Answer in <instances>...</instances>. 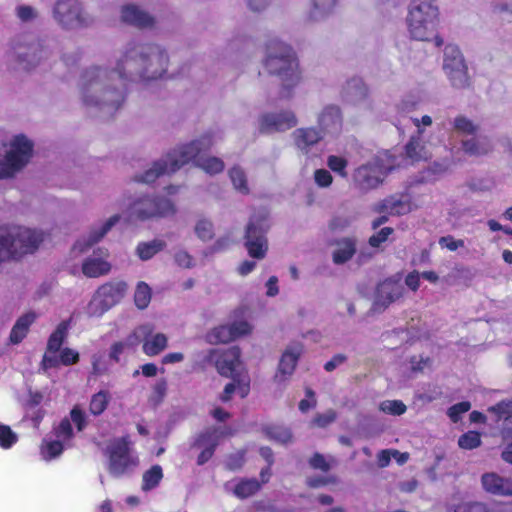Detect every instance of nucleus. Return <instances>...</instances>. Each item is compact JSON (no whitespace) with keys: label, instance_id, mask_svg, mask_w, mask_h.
Segmentation results:
<instances>
[{"label":"nucleus","instance_id":"aec40b11","mask_svg":"<svg viewBox=\"0 0 512 512\" xmlns=\"http://www.w3.org/2000/svg\"><path fill=\"white\" fill-rule=\"evenodd\" d=\"M343 123L342 113L338 106H326L318 118V125L324 133H337Z\"/></svg>","mask_w":512,"mask_h":512},{"label":"nucleus","instance_id":"9d476101","mask_svg":"<svg viewBox=\"0 0 512 512\" xmlns=\"http://www.w3.org/2000/svg\"><path fill=\"white\" fill-rule=\"evenodd\" d=\"M241 350L232 346L225 350L210 349L203 357L205 363H213L217 372L226 378L237 380V367L240 365Z\"/></svg>","mask_w":512,"mask_h":512},{"label":"nucleus","instance_id":"a19ab883","mask_svg":"<svg viewBox=\"0 0 512 512\" xmlns=\"http://www.w3.org/2000/svg\"><path fill=\"white\" fill-rule=\"evenodd\" d=\"M327 166L334 173L339 175L342 178L348 177L347 167L348 161L344 157L337 155H329L327 158Z\"/></svg>","mask_w":512,"mask_h":512},{"label":"nucleus","instance_id":"680f3d73","mask_svg":"<svg viewBox=\"0 0 512 512\" xmlns=\"http://www.w3.org/2000/svg\"><path fill=\"white\" fill-rule=\"evenodd\" d=\"M337 418V414L334 410H328L326 413L317 414L313 422L319 427H326L333 423Z\"/></svg>","mask_w":512,"mask_h":512},{"label":"nucleus","instance_id":"7ed1b4c3","mask_svg":"<svg viewBox=\"0 0 512 512\" xmlns=\"http://www.w3.org/2000/svg\"><path fill=\"white\" fill-rule=\"evenodd\" d=\"M264 66L269 74L281 78V96L290 97L291 90L301 80L297 58L293 49L279 40H271L267 44Z\"/></svg>","mask_w":512,"mask_h":512},{"label":"nucleus","instance_id":"c85d7f7f","mask_svg":"<svg viewBox=\"0 0 512 512\" xmlns=\"http://www.w3.org/2000/svg\"><path fill=\"white\" fill-rule=\"evenodd\" d=\"M71 320L61 321L56 329L51 333L47 341V352L57 353L60 351L65 339L68 336V330Z\"/></svg>","mask_w":512,"mask_h":512},{"label":"nucleus","instance_id":"0eeeda50","mask_svg":"<svg viewBox=\"0 0 512 512\" xmlns=\"http://www.w3.org/2000/svg\"><path fill=\"white\" fill-rule=\"evenodd\" d=\"M108 471L116 478L132 472L139 464L136 456L130 453L129 436L115 439L106 449Z\"/></svg>","mask_w":512,"mask_h":512},{"label":"nucleus","instance_id":"ddd939ff","mask_svg":"<svg viewBox=\"0 0 512 512\" xmlns=\"http://www.w3.org/2000/svg\"><path fill=\"white\" fill-rule=\"evenodd\" d=\"M128 285L122 280L108 281L102 284L94 295L102 311H107L118 304L125 296Z\"/></svg>","mask_w":512,"mask_h":512},{"label":"nucleus","instance_id":"393cba45","mask_svg":"<svg viewBox=\"0 0 512 512\" xmlns=\"http://www.w3.org/2000/svg\"><path fill=\"white\" fill-rule=\"evenodd\" d=\"M37 315L29 311L22 316H20L15 324L13 325L10 335H9V343L13 345H17L21 343L24 338L27 336L31 325L35 322Z\"/></svg>","mask_w":512,"mask_h":512},{"label":"nucleus","instance_id":"4be33fe9","mask_svg":"<svg viewBox=\"0 0 512 512\" xmlns=\"http://www.w3.org/2000/svg\"><path fill=\"white\" fill-rule=\"evenodd\" d=\"M102 256L87 257L82 263V273L88 278H98L111 271V264L104 258L108 256L107 250L99 249Z\"/></svg>","mask_w":512,"mask_h":512},{"label":"nucleus","instance_id":"72a5a7b5","mask_svg":"<svg viewBox=\"0 0 512 512\" xmlns=\"http://www.w3.org/2000/svg\"><path fill=\"white\" fill-rule=\"evenodd\" d=\"M165 247V241L154 239L150 242H140L136 247V253L141 260L147 261L158 252L162 251Z\"/></svg>","mask_w":512,"mask_h":512},{"label":"nucleus","instance_id":"5fc2aeb1","mask_svg":"<svg viewBox=\"0 0 512 512\" xmlns=\"http://www.w3.org/2000/svg\"><path fill=\"white\" fill-rule=\"evenodd\" d=\"M462 147L465 153L473 156H479L487 154L489 149L480 146L475 139H470L462 142Z\"/></svg>","mask_w":512,"mask_h":512},{"label":"nucleus","instance_id":"6e6d98bb","mask_svg":"<svg viewBox=\"0 0 512 512\" xmlns=\"http://www.w3.org/2000/svg\"><path fill=\"white\" fill-rule=\"evenodd\" d=\"M309 465L314 470H320L322 472H328L331 468L324 455L319 452H316L312 455V457L309 459Z\"/></svg>","mask_w":512,"mask_h":512},{"label":"nucleus","instance_id":"4468645a","mask_svg":"<svg viewBox=\"0 0 512 512\" xmlns=\"http://www.w3.org/2000/svg\"><path fill=\"white\" fill-rule=\"evenodd\" d=\"M297 125V118L291 110L279 113H265L260 118L259 131L272 133L291 129Z\"/></svg>","mask_w":512,"mask_h":512},{"label":"nucleus","instance_id":"2f4dec72","mask_svg":"<svg viewBox=\"0 0 512 512\" xmlns=\"http://www.w3.org/2000/svg\"><path fill=\"white\" fill-rule=\"evenodd\" d=\"M168 339L165 334L157 333L144 340L142 350L147 356H156L166 349Z\"/></svg>","mask_w":512,"mask_h":512},{"label":"nucleus","instance_id":"f3484780","mask_svg":"<svg viewBox=\"0 0 512 512\" xmlns=\"http://www.w3.org/2000/svg\"><path fill=\"white\" fill-rule=\"evenodd\" d=\"M15 49L18 62L23 64L25 70H30L32 67L36 66L43 55L47 54L39 40L28 43L26 47L22 44H18Z\"/></svg>","mask_w":512,"mask_h":512},{"label":"nucleus","instance_id":"58836bf2","mask_svg":"<svg viewBox=\"0 0 512 512\" xmlns=\"http://www.w3.org/2000/svg\"><path fill=\"white\" fill-rule=\"evenodd\" d=\"M482 443L481 434L478 431H468L462 434L458 439V446L464 450H472L479 447Z\"/></svg>","mask_w":512,"mask_h":512},{"label":"nucleus","instance_id":"473e14b6","mask_svg":"<svg viewBox=\"0 0 512 512\" xmlns=\"http://www.w3.org/2000/svg\"><path fill=\"white\" fill-rule=\"evenodd\" d=\"M163 470L159 464L151 466L143 473L141 489L144 492L155 489L163 479Z\"/></svg>","mask_w":512,"mask_h":512},{"label":"nucleus","instance_id":"de8ad7c7","mask_svg":"<svg viewBox=\"0 0 512 512\" xmlns=\"http://www.w3.org/2000/svg\"><path fill=\"white\" fill-rule=\"evenodd\" d=\"M380 410L391 415L400 416L406 412L407 407L401 400H386L380 404Z\"/></svg>","mask_w":512,"mask_h":512},{"label":"nucleus","instance_id":"f257e3e1","mask_svg":"<svg viewBox=\"0 0 512 512\" xmlns=\"http://www.w3.org/2000/svg\"><path fill=\"white\" fill-rule=\"evenodd\" d=\"M168 55L155 44H133L118 60L115 69L91 67L82 74L81 92L87 106L117 110L125 101L126 82L138 76L144 80L162 78Z\"/></svg>","mask_w":512,"mask_h":512},{"label":"nucleus","instance_id":"4c0bfd02","mask_svg":"<svg viewBox=\"0 0 512 512\" xmlns=\"http://www.w3.org/2000/svg\"><path fill=\"white\" fill-rule=\"evenodd\" d=\"M150 301H151V289L148 286V284H146L143 281H140L137 284L136 290H135V293H134L135 305L139 309L142 310V309H145V308L148 307Z\"/></svg>","mask_w":512,"mask_h":512},{"label":"nucleus","instance_id":"7c9ffc66","mask_svg":"<svg viewBox=\"0 0 512 512\" xmlns=\"http://www.w3.org/2000/svg\"><path fill=\"white\" fill-rule=\"evenodd\" d=\"M344 95L353 101H361L368 96V87L358 77L351 78L343 88Z\"/></svg>","mask_w":512,"mask_h":512},{"label":"nucleus","instance_id":"3c124183","mask_svg":"<svg viewBox=\"0 0 512 512\" xmlns=\"http://www.w3.org/2000/svg\"><path fill=\"white\" fill-rule=\"evenodd\" d=\"M470 408L471 403L469 401H462L452 405L448 409L447 414L453 423H457L458 421H460L462 414L468 412Z\"/></svg>","mask_w":512,"mask_h":512},{"label":"nucleus","instance_id":"052dcab7","mask_svg":"<svg viewBox=\"0 0 512 512\" xmlns=\"http://www.w3.org/2000/svg\"><path fill=\"white\" fill-rule=\"evenodd\" d=\"M439 245L442 248H446L449 251H456L457 249L464 246V240L462 239H455L451 235L443 236L439 239Z\"/></svg>","mask_w":512,"mask_h":512},{"label":"nucleus","instance_id":"5701e85b","mask_svg":"<svg viewBox=\"0 0 512 512\" xmlns=\"http://www.w3.org/2000/svg\"><path fill=\"white\" fill-rule=\"evenodd\" d=\"M301 351V346L296 345L288 347L283 352L279 361L278 374L276 375V378L281 376L282 380H285L293 374L301 355Z\"/></svg>","mask_w":512,"mask_h":512},{"label":"nucleus","instance_id":"f8f14e48","mask_svg":"<svg viewBox=\"0 0 512 512\" xmlns=\"http://www.w3.org/2000/svg\"><path fill=\"white\" fill-rule=\"evenodd\" d=\"M53 14L55 20L65 29L82 27L87 24L78 0H58Z\"/></svg>","mask_w":512,"mask_h":512},{"label":"nucleus","instance_id":"338daca9","mask_svg":"<svg viewBox=\"0 0 512 512\" xmlns=\"http://www.w3.org/2000/svg\"><path fill=\"white\" fill-rule=\"evenodd\" d=\"M405 284L414 292L419 289L420 286V274L417 271L408 273L405 278Z\"/></svg>","mask_w":512,"mask_h":512},{"label":"nucleus","instance_id":"13d9d810","mask_svg":"<svg viewBox=\"0 0 512 512\" xmlns=\"http://www.w3.org/2000/svg\"><path fill=\"white\" fill-rule=\"evenodd\" d=\"M79 361V353L71 348H64L60 351L59 362L64 366L76 364Z\"/></svg>","mask_w":512,"mask_h":512},{"label":"nucleus","instance_id":"8fccbe9b","mask_svg":"<svg viewBox=\"0 0 512 512\" xmlns=\"http://www.w3.org/2000/svg\"><path fill=\"white\" fill-rule=\"evenodd\" d=\"M16 442L17 435L12 431V429L7 425L0 424V447L9 449Z\"/></svg>","mask_w":512,"mask_h":512},{"label":"nucleus","instance_id":"9b49d317","mask_svg":"<svg viewBox=\"0 0 512 512\" xmlns=\"http://www.w3.org/2000/svg\"><path fill=\"white\" fill-rule=\"evenodd\" d=\"M392 169V167H384L378 159L363 164L354 170L352 176L354 186L362 192L375 189Z\"/></svg>","mask_w":512,"mask_h":512},{"label":"nucleus","instance_id":"a878e982","mask_svg":"<svg viewBox=\"0 0 512 512\" xmlns=\"http://www.w3.org/2000/svg\"><path fill=\"white\" fill-rule=\"evenodd\" d=\"M120 220V215L115 214L111 216L99 230H92L90 232L89 238L87 242L82 245L81 242H77L74 245V249H78L79 252H85L88 248H90L95 243L99 242L110 230L111 228L118 223Z\"/></svg>","mask_w":512,"mask_h":512},{"label":"nucleus","instance_id":"f03ea898","mask_svg":"<svg viewBox=\"0 0 512 512\" xmlns=\"http://www.w3.org/2000/svg\"><path fill=\"white\" fill-rule=\"evenodd\" d=\"M212 146V134H204L190 143L175 148L164 159L154 162L152 168L136 176L135 180L141 183H152L159 176L172 174L189 162H193L195 166L201 168L207 174H219L223 172L225 164L218 157L206 156Z\"/></svg>","mask_w":512,"mask_h":512},{"label":"nucleus","instance_id":"423d86ee","mask_svg":"<svg viewBox=\"0 0 512 512\" xmlns=\"http://www.w3.org/2000/svg\"><path fill=\"white\" fill-rule=\"evenodd\" d=\"M129 211L131 219L147 221L173 216L176 213V207L166 197L143 195L131 203Z\"/></svg>","mask_w":512,"mask_h":512},{"label":"nucleus","instance_id":"cd10ccee","mask_svg":"<svg viewBox=\"0 0 512 512\" xmlns=\"http://www.w3.org/2000/svg\"><path fill=\"white\" fill-rule=\"evenodd\" d=\"M336 249L333 252V262L344 264L356 253V241L353 238H342L335 242Z\"/></svg>","mask_w":512,"mask_h":512},{"label":"nucleus","instance_id":"c756f323","mask_svg":"<svg viewBox=\"0 0 512 512\" xmlns=\"http://www.w3.org/2000/svg\"><path fill=\"white\" fill-rule=\"evenodd\" d=\"M262 488V483L256 478H241L233 488V494L239 499H247L257 494Z\"/></svg>","mask_w":512,"mask_h":512},{"label":"nucleus","instance_id":"39448f33","mask_svg":"<svg viewBox=\"0 0 512 512\" xmlns=\"http://www.w3.org/2000/svg\"><path fill=\"white\" fill-rule=\"evenodd\" d=\"M43 241V235L35 230L19 227L11 231L8 227L0 228V263L17 260L23 255L33 253Z\"/></svg>","mask_w":512,"mask_h":512},{"label":"nucleus","instance_id":"ea45409f","mask_svg":"<svg viewBox=\"0 0 512 512\" xmlns=\"http://www.w3.org/2000/svg\"><path fill=\"white\" fill-rule=\"evenodd\" d=\"M340 0H312L313 10L311 11L313 18H318L329 14Z\"/></svg>","mask_w":512,"mask_h":512},{"label":"nucleus","instance_id":"20e7f679","mask_svg":"<svg viewBox=\"0 0 512 512\" xmlns=\"http://www.w3.org/2000/svg\"><path fill=\"white\" fill-rule=\"evenodd\" d=\"M408 32L417 41L434 40L437 47L444 44L438 35L440 12L436 0H411L406 18Z\"/></svg>","mask_w":512,"mask_h":512},{"label":"nucleus","instance_id":"37998d69","mask_svg":"<svg viewBox=\"0 0 512 512\" xmlns=\"http://www.w3.org/2000/svg\"><path fill=\"white\" fill-rule=\"evenodd\" d=\"M246 462V451L238 450L234 453H231L227 456L225 460V468L229 471H238L240 470Z\"/></svg>","mask_w":512,"mask_h":512},{"label":"nucleus","instance_id":"bf43d9fd","mask_svg":"<svg viewBox=\"0 0 512 512\" xmlns=\"http://www.w3.org/2000/svg\"><path fill=\"white\" fill-rule=\"evenodd\" d=\"M315 183L322 188L329 187L333 182L331 173L326 169H317L314 172Z\"/></svg>","mask_w":512,"mask_h":512},{"label":"nucleus","instance_id":"0e129e2a","mask_svg":"<svg viewBox=\"0 0 512 512\" xmlns=\"http://www.w3.org/2000/svg\"><path fill=\"white\" fill-rule=\"evenodd\" d=\"M174 260L179 267L191 268L193 266L192 256L184 250L178 251L174 255Z\"/></svg>","mask_w":512,"mask_h":512},{"label":"nucleus","instance_id":"b1692460","mask_svg":"<svg viewBox=\"0 0 512 512\" xmlns=\"http://www.w3.org/2000/svg\"><path fill=\"white\" fill-rule=\"evenodd\" d=\"M122 21L139 28L152 27L154 18L135 5H127L121 11Z\"/></svg>","mask_w":512,"mask_h":512},{"label":"nucleus","instance_id":"dca6fc26","mask_svg":"<svg viewBox=\"0 0 512 512\" xmlns=\"http://www.w3.org/2000/svg\"><path fill=\"white\" fill-rule=\"evenodd\" d=\"M204 445H206V447L197 457V465L199 466L204 465L213 457L218 446V436L215 428H208L200 432L192 443V447L194 448H200Z\"/></svg>","mask_w":512,"mask_h":512},{"label":"nucleus","instance_id":"864d4df0","mask_svg":"<svg viewBox=\"0 0 512 512\" xmlns=\"http://www.w3.org/2000/svg\"><path fill=\"white\" fill-rule=\"evenodd\" d=\"M394 232L391 227H384L377 233L370 236L368 243L371 247L378 248L382 243L387 241L388 237Z\"/></svg>","mask_w":512,"mask_h":512},{"label":"nucleus","instance_id":"1a4fd4ad","mask_svg":"<svg viewBox=\"0 0 512 512\" xmlns=\"http://www.w3.org/2000/svg\"><path fill=\"white\" fill-rule=\"evenodd\" d=\"M443 69L454 88L466 89L471 86L468 67L457 46L447 45L445 47Z\"/></svg>","mask_w":512,"mask_h":512},{"label":"nucleus","instance_id":"6ab92c4d","mask_svg":"<svg viewBox=\"0 0 512 512\" xmlns=\"http://www.w3.org/2000/svg\"><path fill=\"white\" fill-rule=\"evenodd\" d=\"M412 210V201L408 195H391L382 200L376 207L379 213H389L390 215H405Z\"/></svg>","mask_w":512,"mask_h":512},{"label":"nucleus","instance_id":"774afa93","mask_svg":"<svg viewBox=\"0 0 512 512\" xmlns=\"http://www.w3.org/2000/svg\"><path fill=\"white\" fill-rule=\"evenodd\" d=\"M455 512H486L485 507L480 503H470L458 507Z\"/></svg>","mask_w":512,"mask_h":512},{"label":"nucleus","instance_id":"bb28decb","mask_svg":"<svg viewBox=\"0 0 512 512\" xmlns=\"http://www.w3.org/2000/svg\"><path fill=\"white\" fill-rule=\"evenodd\" d=\"M293 137L296 146L301 150H306L317 144L323 136L316 128L309 127L296 129L293 132Z\"/></svg>","mask_w":512,"mask_h":512},{"label":"nucleus","instance_id":"f704fd0d","mask_svg":"<svg viewBox=\"0 0 512 512\" xmlns=\"http://www.w3.org/2000/svg\"><path fill=\"white\" fill-rule=\"evenodd\" d=\"M229 177L234 188L238 192L244 195H248L250 193V189L247 183V177L242 168H240L239 166H233L229 170Z\"/></svg>","mask_w":512,"mask_h":512},{"label":"nucleus","instance_id":"49530a36","mask_svg":"<svg viewBox=\"0 0 512 512\" xmlns=\"http://www.w3.org/2000/svg\"><path fill=\"white\" fill-rule=\"evenodd\" d=\"M195 233L197 237L206 242L214 237V227L211 221L207 219H200L196 223Z\"/></svg>","mask_w":512,"mask_h":512},{"label":"nucleus","instance_id":"69168bd1","mask_svg":"<svg viewBox=\"0 0 512 512\" xmlns=\"http://www.w3.org/2000/svg\"><path fill=\"white\" fill-rule=\"evenodd\" d=\"M63 444L59 440H53L46 444V450L50 458H55L63 452Z\"/></svg>","mask_w":512,"mask_h":512},{"label":"nucleus","instance_id":"c9c22d12","mask_svg":"<svg viewBox=\"0 0 512 512\" xmlns=\"http://www.w3.org/2000/svg\"><path fill=\"white\" fill-rule=\"evenodd\" d=\"M264 432L268 439L282 444H286L292 440L290 429L283 426L270 425L264 428Z\"/></svg>","mask_w":512,"mask_h":512},{"label":"nucleus","instance_id":"603ef678","mask_svg":"<svg viewBox=\"0 0 512 512\" xmlns=\"http://www.w3.org/2000/svg\"><path fill=\"white\" fill-rule=\"evenodd\" d=\"M55 435L63 440H70L73 437L74 433L70 419L65 417L60 421L55 428Z\"/></svg>","mask_w":512,"mask_h":512},{"label":"nucleus","instance_id":"a18cd8bd","mask_svg":"<svg viewBox=\"0 0 512 512\" xmlns=\"http://www.w3.org/2000/svg\"><path fill=\"white\" fill-rule=\"evenodd\" d=\"M453 128L461 134L473 135L477 131V126L467 117L459 115L454 119Z\"/></svg>","mask_w":512,"mask_h":512},{"label":"nucleus","instance_id":"a211bd4d","mask_svg":"<svg viewBox=\"0 0 512 512\" xmlns=\"http://www.w3.org/2000/svg\"><path fill=\"white\" fill-rule=\"evenodd\" d=\"M484 490L495 496H512V479L501 477L497 473H485L481 477Z\"/></svg>","mask_w":512,"mask_h":512},{"label":"nucleus","instance_id":"2eb2a0df","mask_svg":"<svg viewBox=\"0 0 512 512\" xmlns=\"http://www.w3.org/2000/svg\"><path fill=\"white\" fill-rule=\"evenodd\" d=\"M251 326L247 321H236L229 325L215 327L209 334L210 343H229L237 338L251 333Z\"/></svg>","mask_w":512,"mask_h":512},{"label":"nucleus","instance_id":"6e6552de","mask_svg":"<svg viewBox=\"0 0 512 512\" xmlns=\"http://www.w3.org/2000/svg\"><path fill=\"white\" fill-rule=\"evenodd\" d=\"M32 153V141L25 135H16L4 160L0 161V179L10 178L21 170L29 162Z\"/></svg>","mask_w":512,"mask_h":512},{"label":"nucleus","instance_id":"412c9836","mask_svg":"<svg viewBox=\"0 0 512 512\" xmlns=\"http://www.w3.org/2000/svg\"><path fill=\"white\" fill-rule=\"evenodd\" d=\"M403 291L404 288L399 282L387 279L383 281L377 288L375 304L386 308L391 303L401 298Z\"/></svg>","mask_w":512,"mask_h":512},{"label":"nucleus","instance_id":"79ce46f5","mask_svg":"<svg viewBox=\"0 0 512 512\" xmlns=\"http://www.w3.org/2000/svg\"><path fill=\"white\" fill-rule=\"evenodd\" d=\"M265 234L266 231L260 220L256 222L250 220L246 228L245 240L267 241Z\"/></svg>","mask_w":512,"mask_h":512},{"label":"nucleus","instance_id":"e2e57ef3","mask_svg":"<svg viewBox=\"0 0 512 512\" xmlns=\"http://www.w3.org/2000/svg\"><path fill=\"white\" fill-rule=\"evenodd\" d=\"M512 410L510 403L504 401L497 403L496 405L488 409L489 412L494 413L498 416V419L508 418Z\"/></svg>","mask_w":512,"mask_h":512},{"label":"nucleus","instance_id":"e433bc0d","mask_svg":"<svg viewBox=\"0 0 512 512\" xmlns=\"http://www.w3.org/2000/svg\"><path fill=\"white\" fill-rule=\"evenodd\" d=\"M109 402V394L106 391H99L94 394L89 404V411L94 416L101 415L107 408Z\"/></svg>","mask_w":512,"mask_h":512},{"label":"nucleus","instance_id":"09e8293b","mask_svg":"<svg viewBox=\"0 0 512 512\" xmlns=\"http://www.w3.org/2000/svg\"><path fill=\"white\" fill-rule=\"evenodd\" d=\"M424 150V146H422L418 139L411 138L408 143L405 145V153L408 158L413 161H419L423 158L422 151Z\"/></svg>","mask_w":512,"mask_h":512},{"label":"nucleus","instance_id":"c03bdc74","mask_svg":"<svg viewBox=\"0 0 512 512\" xmlns=\"http://www.w3.org/2000/svg\"><path fill=\"white\" fill-rule=\"evenodd\" d=\"M249 256L256 259H263L267 253V241L245 240Z\"/></svg>","mask_w":512,"mask_h":512},{"label":"nucleus","instance_id":"4d7b16f0","mask_svg":"<svg viewBox=\"0 0 512 512\" xmlns=\"http://www.w3.org/2000/svg\"><path fill=\"white\" fill-rule=\"evenodd\" d=\"M70 418V422L72 421L75 424L78 431L84 430L87 421L85 412L82 409L78 406L73 407L70 411Z\"/></svg>","mask_w":512,"mask_h":512}]
</instances>
